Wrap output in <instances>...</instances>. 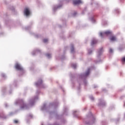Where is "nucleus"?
Masks as SVG:
<instances>
[{
  "mask_svg": "<svg viewBox=\"0 0 125 125\" xmlns=\"http://www.w3.org/2000/svg\"><path fill=\"white\" fill-rule=\"evenodd\" d=\"M109 35H112V32L110 31H107L104 32H101L100 35L101 37H104L105 36H109Z\"/></svg>",
  "mask_w": 125,
  "mask_h": 125,
  "instance_id": "f257e3e1",
  "label": "nucleus"
},
{
  "mask_svg": "<svg viewBox=\"0 0 125 125\" xmlns=\"http://www.w3.org/2000/svg\"><path fill=\"white\" fill-rule=\"evenodd\" d=\"M24 13L26 16H29L30 14V10L28 8H25L24 9Z\"/></svg>",
  "mask_w": 125,
  "mask_h": 125,
  "instance_id": "f03ea898",
  "label": "nucleus"
},
{
  "mask_svg": "<svg viewBox=\"0 0 125 125\" xmlns=\"http://www.w3.org/2000/svg\"><path fill=\"white\" fill-rule=\"evenodd\" d=\"M15 68L17 70L19 71H23V68L21 67V65L19 63H16L15 65Z\"/></svg>",
  "mask_w": 125,
  "mask_h": 125,
  "instance_id": "7ed1b4c3",
  "label": "nucleus"
},
{
  "mask_svg": "<svg viewBox=\"0 0 125 125\" xmlns=\"http://www.w3.org/2000/svg\"><path fill=\"white\" fill-rule=\"evenodd\" d=\"M80 3H82V0H73V4H80Z\"/></svg>",
  "mask_w": 125,
  "mask_h": 125,
  "instance_id": "20e7f679",
  "label": "nucleus"
},
{
  "mask_svg": "<svg viewBox=\"0 0 125 125\" xmlns=\"http://www.w3.org/2000/svg\"><path fill=\"white\" fill-rule=\"evenodd\" d=\"M110 41L112 42H115L116 40H117V38H116V37L115 36H111L110 38Z\"/></svg>",
  "mask_w": 125,
  "mask_h": 125,
  "instance_id": "39448f33",
  "label": "nucleus"
},
{
  "mask_svg": "<svg viewBox=\"0 0 125 125\" xmlns=\"http://www.w3.org/2000/svg\"><path fill=\"white\" fill-rule=\"evenodd\" d=\"M97 43V41L95 40H93L91 43V45H93V44H95V43Z\"/></svg>",
  "mask_w": 125,
  "mask_h": 125,
  "instance_id": "423d86ee",
  "label": "nucleus"
},
{
  "mask_svg": "<svg viewBox=\"0 0 125 125\" xmlns=\"http://www.w3.org/2000/svg\"><path fill=\"white\" fill-rule=\"evenodd\" d=\"M89 75V69H88V71L85 73V76H88Z\"/></svg>",
  "mask_w": 125,
  "mask_h": 125,
  "instance_id": "0eeeda50",
  "label": "nucleus"
},
{
  "mask_svg": "<svg viewBox=\"0 0 125 125\" xmlns=\"http://www.w3.org/2000/svg\"><path fill=\"white\" fill-rule=\"evenodd\" d=\"M74 46H72L71 48V52H74Z\"/></svg>",
  "mask_w": 125,
  "mask_h": 125,
  "instance_id": "6e6552de",
  "label": "nucleus"
},
{
  "mask_svg": "<svg viewBox=\"0 0 125 125\" xmlns=\"http://www.w3.org/2000/svg\"><path fill=\"white\" fill-rule=\"evenodd\" d=\"M46 56L48 58H50V57H51V55H50V54H47Z\"/></svg>",
  "mask_w": 125,
  "mask_h": 125,
  "instance_id": "1a4fd4ad",
  "label": "nucleus"
},
{
  "mask_svg": "<svg viewBox=\"0 0 125 125\" xmlns=\"http://www.w3.org/2000/svg\"><path fill=\"white\" fill-rule=\"evenodd\" d=\"M48 42V40L47 39H44L43 40V42Z\"/></svg>",
  "mask_w": 125,
  "mask_h": 125,
  "instance_id": "9d476101",
  "label": "nucleus"
},
{
  "mask_svg": "<svg viewBox=\"0 0 125 125\" xmlns=\"http://www.w3.org/2000/svg\"><path fill=\"white\" fill-rule=\"evenodd\" d=\"M72 67H73V68L75 69V68H76V67H77V65L76 64H72Z\"/></svg>",
  "mask_w": 125,
  "mask_h": 125,
  "instance_id": "9b49d317",
  "label": "nucleus"
},
{
  "mask_svg": "<svg viewBox=\"0 0 125 125\" xmlns=\"http://www.w3.org/2000/svg\"><path fill=\"white\" fill-rule=\"evenodd\" d=\"M14 122L15 123V124H18V120H15L14 121Z\"/></svg>",
  "mask_w": 125,
  "mask_h": 125,
  "instance_id": "f8f14e48",
  "label": "nucleus"
},
{
  "mask_svg": "<svg viewBox=\"0 0 125 125\" xmlns=\"http://www.w3.org/2000/svg\"><path fill=\"white\" fill-rule=\"evenodd\" d=\"M26 107H27V106L26 105V104H23V106H21V108L23 109L24 108H26Z\"/></svg>",
  "mask_w": 125,
  "mask_h": 125,
  "instance_id": "ddd939ff",
  "label": "nucleus"
},
{
  "mask_svg": "<svg viewBox=\"0 0 125 125\" xmlns=\"http://www.w3.org/2000/svg\"><path fill=\"white\" fill-rule=\"evenodd\" d=\"M122 62H125V57L122 58Z\"/></svg>",
  "mask_w": 125,
  "mask_h": 125,
  "instance_id": "4468645a",
  "label": "nucleus"
},
{
  "mask_svg": "<svg viewBox=\"0 0 125 125\" xmlns=\"http://www.w3.org/2000/svg\"><path fill=\"white\" fill-rule=\"evenodd\" d=\"M103 50V48H102L101 50H99V53H100L101 52H102V50Z\"/></svg>",
  "mask_w": 125,
  "mask_h": 125,
  "instance_id": "2eb2a0df",
  "label": "nucleus"
},
{
  "mask_svg": "<svg viewBox=\"0 0 125 125\" xmlns=\"http://www.w3.org/2000/svg\"><path fill=\"white\" fill-rule=\"evenodd\" d=\"M109 52H110V53H112V52H113V49H109Z\"/></svg>",
  "mask_w": 125,
  "mask_h": 125,
  "instance_id": "dca6fc26",
  "label": "nucleus"
},
{
  "mask_svg": "<svg viewBox=\"0 0 125 125\" xmlns=\"http://www.w3.org/2000/svg\"><path fill=\"white\" fill-rule=\"evenodd\" d=\"M91 99L92 100H93L94 99H93V98L92 97V98H91Z\"/></svg>",
  "mask_w": 125,
  "mask_h": 125,
  "instance_id": "f3484780",
  "label": "nucleus"
},
{
  "mask_svg": "<svg viewBox=\"0 0 125 125\" xmlns=\"http://www.w3.org/2000/svg\"><path fill=\"white\" fill-rule=\"evenodd\" d=\"M88 53H89V54H90V53H91V52H88Z\"/></svg>",
  "mask_w": 125,
  "mask_h": 125,
  "instance_id": "a211bd4d",
  "label": "nucleus"
},
{
  "mask_svg": "<svg viewBox=\"0 0 125 125\" xmlns=\"http://www.w3.org/2000/svg\"><path fill=\"white\" fill-rule=\"evenodd\" d=\"M76 14H75L74 15H76Z\"/></svg>",
  "mask_w": 125,
  "mask_h": 125,
  "instance_id": "6ab92c4d",
  "label": "nucleus"
}]
</instances>
